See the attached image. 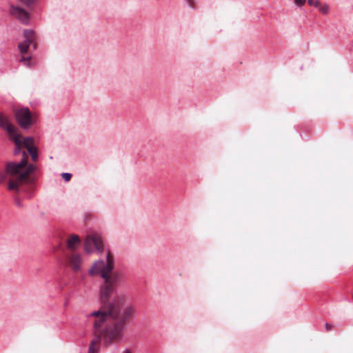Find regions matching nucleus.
Listing matches in <instances>:
<instances>
[{"instance_id": "nucleus-17", "label": "nucleus", "mask_w": 353, "mask_h": 353, "mask_svg": "<svg viewBox=\"0 0 353 353\" xmlns=\"http://www.w3.org/2000/svg\"><path fill=\"white\" fill-rule=\"evenodd\" d=\"M16 203L18 206H21V202L19 200L16 201Z\"/></svg>"}, {"instance_id": "nucleus-8", "label": "nucleus", "mask_w": 353, "mask_h": 353, "mask_svg": "<svg viewBox=\"0 0 353 353\" xmlns=\"http://www.w3.org/2000/svg\"><path fill=\"white\" fill-rule=\"evenodd\" d=\"M92 247H94L99 252L103 250V241L101 236L97 233L88 234L84 242V249L86 252H92Z\"/></svg>"}, {"instance_id": "nucleus-4", "label": "nucleus", "mask_w": 353, "mask_h": 353, "mask_svg": "<svg viewBox=\"0 0 353 353\" xmlns=\"http://www.w3.org/2000/svg\"><path fill=\"white\" fill-rule=\"evenodd\" d=\"M114 267V256L110 251H108L106 256V260H99L93 263L88 273L91 276L100 275L103 280L119 276L118 273L113 272Z\"/></svg>"}, {"instance_id": "nucleus-3", "label": "nucleus", "mask_w": 353, "mask_h": 353, "mask_svg": "<svg viewBox=\"0 0 353 353\" xmlns=\"http://www.w3.org/2000/svg\"><path fill=\"white\" fill-rule=\"evenodd\" d=\"M102 327L104 328V331H99L97 329L94 325V319L93 320V327H94V338L92 341L90 347H89V353H97L98 350L99 349V345L101 339H103L104 343L106 345H108L111 344L112 342L115 341L121 340L123 337V333L125 330V327H123L122 330H121V332L119 335L111 337L110 339H108V334L111 330H112L113 327V323H102Z\"/></svg>"}, {"instance_id": "nucleus-15", "label": "nucleus", "mask_w": 353, "mask_h": 353, "mask_svg": "<svg viewBox=\"0 0 353 353\" xmlns=\"http://www.w3.org/2000/svg\"><path fill=\"white\" fill-rule=\"evenodd\" d=\"M188 6L192 8H196L195 1L194 0H186Z\"/></svg>"}, {"instance_id": "nucleus-9", "label": "nucleus", "mask_w": 353, "mask_h": 353, "mask_svg": "<svg viewBox=\"0 0 353 353\" xmlns=\"http://www.w3.org/2000/svg\"><path fill=\"white\" fill-rule=\"evenodd\" d=\"M11 14L23 23H28L29 21V14L23 8L19 6H10Z\"/></svg>"}, {"instance_id": "nucleus-18", "label": "nucleus", "mask_w": 353, "mask_h": 353, "mask_svg": "<svg viewBox=\"0 0 353 353\" xmlns=\"http://www.w3.org/2000/svg\"><path fill=\"white\" fill-rule=\"evenodd\" d=\"M122 353H132L130 350H125V351H123Z\"/></svg>"}, {"instance_id": "nucleus-10", "label": "nucleus", "mask_w": 353, "mask_h": 353, "mask_svg": "<svg viewBox=\"0 0 353 353\" xmlns=\"http://www.w3.org/2000/svg\"><path fill=\"white\" fill-rule=\"evenodd\" d=\"M81 244V239L77 234H70L68 236L66 245L68 252H76V250Z\"/></svg>"}, {"instance_id": "nucleus-13", "label": "nucleus", "mask_w": 353, "mask_h": 353, "mask_svg": "<svg viewBox=\"0 0 353 353\" xmlns=\"http://www.w3.org/2000/svg\"><path fill=\"white\" fill-rule=\"evenodd\" d=\"M61 176L65 181H69L71 179L72 174L70 173H63Z\"/></svg>"}, {"instance_id": "nucleus-5", "label": "nucleus", "mask_w": 353, "mask_h": 353, "mask_svg": "<svg viewBox=\"0 0 353 353\" xmlns=\"http://www.w3.org/2000/svg\"><path fill=\"white\" fill-rule=\"evenodd\" d=\"M23 36L25 38V41L22 43H19V49L21 54V57L19 59V61L23 63L25 65L28 67L31 66V57H26L25 54L28 52L29 48L30 46H32L33 49H36V43L34 41V33L31 30H24Z\"/></svg>"}, {"instance_id": "nucleus-2", "label": "nucleus", "mask_w": 353, "mask_h": 353, "mask_svg": "<svg viewBox=\"0 0 353 353\" xmlns=\"http://www.w3.org/2000/svg\"><path fill=\"white\" fill-rule=\"evenodd\" d=\"M118 277L103 280L99 290L101 306L97 311L90 313L94 319V325L99 331H104L102 323H113L108 332V339L119 334L123 327H125L133 318L135 310L131 305H125L126 298L123 294H114Z\"/></svg>"}, {"instance_id": "nucleus-1", "label": "nucleus", "mask_w": 353, "mask_h": 353, "mask_svg": "<svg viewBox=\"0 0 353 353\" xmlns=\"http://www.w3.org/2000/svg\"><path fill=\"white\" fill-rule=\"evenodd\" d=\"M0 128L6 131L8 139L14 142V154L22 155L19 162L8 161L0 169V185H6L8 190L17 192L19 187L28 181L30 174L37 169L35 165L28 163V153L32 161L36 162L38 159V151L33 145V139L23 137L8 116L2 112H0Z\"/></svg>"}, {"instance_id": "nucleus-14", "label": "nucleus", "mask_w": 353, "mask_h": 353, "mask_svg": "<svg viewBox=\"0 0 353 353\" xmlns=\"http://www.w3.org/2000/svg\"><path fill=\"white\" fill-rule=\"evenodd\" d=\"M294 1L298 6H302L305 3L306 0H294Z\"/></svg>"}, {"instance_id": "nucleus-6", "label": "nucleus", "mask_w": 353, "mask_h": 353, "mask_svg": "<svg viewBox=\"0 0 353 353\" xmlns=\"http://www.w3.org/2000/svg\"><path fill=\"white\" fill-rule=\"evenodd\" d=\"M13 113L17 123L23 129H28L37 121V116L28 108L14 109Z\"/></svg>"}, {"instance_id": "nucleus-12", "label": "nucleus", "mask_w": 353, "mask_h": 353, "mask_svg": "<svg viewBox=\"0 0 353 353\" xmlns=\"http://www.w3.org/2000/svg\"><path fill=\"white\" fill-rule=\"evenodd\" d=\"M321 2L318 0H308V4L310 6H314L315 8H318L320 6Z\"/></svg>"}, {"instance_id": "nucleus-7", "label": "nucleus", "mask_w": 353, "mask_h": 353, "mask_svg": "<svg viewBox=\"0 0 353 353\" xmlns=\"http://www.w3.org/2000/svg\"><path fill=\"white\" fill-rule=\"evenodd\" d=\"M83 258L80 253L77 252H68L65 254V264L75 272H80L83 265Z\"/></svg>"}, {"instance_id": "nucleus-11", "label": "nucleus", "mask_w": 353, "mask_h": 353, "mask_svg": "<svg viewBox=\"0 0 353 353\" xmlns=\"http://www.w3.org/2000/svg\"><path fill=\"white\" fill-rule=\"evenodd\" d=\"M318 8L319 10L324 14H326L329 12V6L327 4L321 6L320 3V6L318 7Z\"/></svg>"}, {"instance_id": "nucleus-16", "label": "nucleus", "mask_w": 353, "mask_h": 353, "mask_svg": "<svg viewBox=\"0 0 353 353\" xmlns=\"http://www.w3.org/2000/svg\"><path fill=\"white\" fill-rule=\"evenodd\" d=\"M333 328V325L330 323H325L326 331L329 332Z\"/></svg>"}]
</instances>
